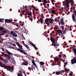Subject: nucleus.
Returning a JSON list of instances; mask_svg holds the SVG:
<instances>
[{
	"instance_id": "1",
	"label": "nucleus",
	"mask_w": 76,
	"mask_h": 76,
	"mask_svg": "<svg viewBox=\"0 0 76 76\" xmlns=\"http://www.w3.org/2000/svg\"><path fill=\"white\" fill-rule=\"evenodd\" d=\"M0 66L1 67H4V69H7V70H9L10 72H11V71L13 70V69L12 67L9 65H5V64L1 63V62H0Z\"/></svg>"
},
{
	"instance_id": "2",
	"label": "nucleus",
	"mask_w": 76,
	"mask_h": 76,
	"mask_svg": "<svg viewBox=\"0 0 76 76\" xmlns=\"http://www.w3.org/2000/svg\"><path fill=\"white\" fill-rule=\"evenodd\" d=\"M70 2H71V5H73L74 4V1L73 0H65V1L63 2V3H64L65 4V6L69 8Z\"/></svg>"
},
{
	"instance_id": "3",
	"label": "nucleus",
	"mask_w": 76,
	"mask_h": 76,
	"mask_svg": "<svg viewBox=\"0 0 76 76\" xmlns=\"http://www.w3.org/2000/svg\"><path fill=\"white\" fill-rule=\"evenodd\" d=\"M50 40H51V41L52 43H53V45H52L53 46H54L55 47H58L59 45L57 43H56V41H55V40H54V38H53L52 37H50Z\"/></svg>"
},
{
	"instance_id": "4",
	"label": "nucleus",
	"mask_w": 76,
	"mask_h": 76,
	"mask_svg": "<svg viewBox=\"0 0 76 76\" xmlns=\"http://www.w3.org/2000/svg\"><path fill=\"white\" fill-rule=\"evenodd\" d=\"M6 53L8 54L7 56V58L8 60H9L10 58V56H12L13 55V53H11V52L9 51L7 49V50L6 51Z\"/></svg>"
},
{
	"instance_id": "5",
	"label": "nucleus",
	"mask_w": 76,
	"mask_h": 76,
	"mask_svg": "<svg viewBox=\"0 0 76 76\" xmlns=\"http://www.w3.org/2000/svg\"><path fill=\"white\" fill-rule=\"evenodd\" d=\"M18 47L19 48H18V51H20L21 53H23L24 54H25V52L23 50H22V48L20 47V46H18Z\"/></svg>"
},
{
	"instance_id": "6",
	"label": "nucleus",
	"mask_w": 76,
	"mask_h": 76,
	"mask_svg": "<svg viewBox=\"0 0 76 76\" xmlns=\"http://www.w3.org/2000/svg\"><path fill=\"white\" fill-rule=\"evenodd\" d=\"M10 34L11 35H12L13 37H15V38H16L18 37V34H16L15 32H13V31H12L10 32Z\"/></svg>"
},
{
	"instance_id": "7",
	"label": "nucleus",
	"mask_w": 76,
	"mask_h": 76,
	"mask_svg": "<svg viewBox=\"0 0 76 76\" xmlns=\"http://www.w3.org/2000/svg\"><path fill=\"white\" fill-rule=\"evenodd\" d=\"M29 43L30 44H31V45L33 47H34L35 50H37V49H38V48L36 47V46H35V45L34 44V43L32 42H31V41Z\"/></svg>"
},
{
	"instance_id": "8",
	"label": "nucleus",
	"mask_w": 76,
	"mask_h": 76,
	"mask_svg": "<svg viewBox=\"0 0 76 76\" xmlns=\"http://www.w3.org/2000/svg\"><path fill=\"white\" fill-rule=\"evenodd\" d=\"M71 63L72 64H74L75 63H76V58L72 59L71 60Z\"/></svg>"
},
{
	"instance_id": "9",
	"label": "nucleus",
	"mask_w": 76,
	"mask_h": 76,
	"mask_svg": "<svg viewBox=\"0 0 76 76\" xmlns=\"http://www.w3.org/2000/svg\"><path fill=\"white\" fill-rule=\"evenodd\" d=\"M49 20L48 18H46L45 19V23L46 24H47L48 25H50V23H49Z\"/></svg>"
},
{
	"instance_id": "10",
	"label": "nucleus",
	"mask_w": 76,
	"mask_h": 76,
	"mask_svg": "<svg viewBox=\"0 0 76 76\" xmlns=\"http://www.w3.org/2000/svg\"><path fill=\"white\" fill-rule=\"evenodd\" d=\"M72 20H73V21H74V22H76V19L75 18H76V17L75 16V14L72 15Z\"/></svg>"
},
{
	"instance_id": "11",
	"label": "nucleus",
	"mask_w": 76,
	"mask_h": 76,
	"mask_svg": "<svg viewBox=\"0 0 76 76\" xmlns=\"http://www.w3.org/2000/svg\"><path fill=\"white\" fill-rule=\"evenodd\" d=\"M58 35H61L62 37V35H63V34L61 30L60 29H58Z\"/></svg>"
},
{
	"instance_id": "12",
	"label": "nucleus",
	"mask_w": 76,
	"mask_h": 76,
	"mask_svg": "<svg viewBox=\"0 0 76 76\" xmlns=\"http://www.w3.org/2000/svg\"><path fill=\"white\" fill-rule=\"evenodd\" d=\"M33 7V6H32L30 5L28 7V10H29V12H30L32 10V8Z\"/></svg>"
},
{
	"instance_id": "13",
	"label": "nucleus",
	"mask_w": 76,
	"mask_h": 76,
	"mask_svg": "<svg viewBox=\"0 0 76 76\" xmlns=\"http://www.w3.org/2000/svg\"><path fill=\"white\" fill-rule=\"evenodd\" d=\"M53 58H54V60L55 61H56L58 62L59 60L60 61H61V59H59V58H57L56 57H53Z\"/></svg>"
},
{
	"instance_id": "14",
	"label": "nucleus",
	"mask_w": 76,
	"mask_h": 76,
	"mask_svg": "<svg viewBox=\"0 0 76 76\" xmlns=\"http://www.w3.org/2000/svg\"><path fill=\"white\" fill-rule=\"evenodd\" d=\"M31 62H32V63L33 64V65L34 66H35V67H36V68H37V67H38V66H37V65L35 63V62H34V61L32 60L31 61Z\"/></svg>"
},
{
	"instance_id": "15",
	"label": "nucleus",
	"mask_w": 76,
	"mask_h": 76,
	"mask_svg": "<svg viewBox=\"0 0 76 76\" xmlns=\"http://www.w3.org/2000/svg\"><path fill=\"white\" fill-rule=\"evenodd\" d=\"M5 21L6 22H9V23H12V21L10 19H5Z\"/></svg>"
},
{
	"instance_id": "16",
	"label": "nucleus",
	"mask_w": 76,
	"mask_h": 76,
	"mask_svg": "<svg viewBox=\"0 0 76 76\" xmlns=\"http://www.w3.org/2000/svg\"><path fill=\"white\" fill-rule=\"evenodd\" d=\"M54 21V20L53 18H51L50 19L49 22L50 23H53Z\"/></svg>"
},
{
	"instance_id": "17",
	"label": "nucleus",
	"mask_w": 76,
	"mask_h": 76,
	"mask_svg": "<svg viewBox=\"0 0 76 76\" xmlns=\"http://www.w3.org/2000/svg\"><path fill=\"white\" fill-rule=\"evenodd\" d=\"M56 10H53L51 11V14H53V15H54V14H56Z\"/></svg>"
},
{
	"instance_id": "18",
	"label": "nucleus",
	"mask_w": 76,
	"mask_h": 76,
	"mask_svg": "<svg viewBox=\"0 0 76 76\" xmlns=\"http://www.w3.org/2000/svg\"><path fill=\"white\" fill-rule=\"evenodd\" d=\"M2 32L4 33V34H7L8 33H9V32H10V31H9V30H5L4 31H2Z\"/></svg>"
},
{
	"instance_id": "19",
	"label": "nucleus",
	"mask_w": 76,
	"mask_h": 76,
	"mask_svg": "<svg viewBox=\"0 0 76 76\" xmlns=\"http://www.w3.org/2000/svg\"><path fill=\"white\" fill-rule=\"evenodd\" d=\"M23 45H24V47H25L26 48H27V49H29V47L28 45L26 44H25V43H24V44H23Z\"/></svg>"
},
{
	"instance_id": "20",
	"label": "nucleus",
	"mask_w": 76,
	"mask_h": 76,
	"mask_svg": "<svg viewBox=\"0 0 76 76\" xmlns=\"http://www.w3.org/2000/svg\"><path fill=\"white\" fill-rule=\"evenodd\" d=\"M73 51L74 52V55L75 56H76V48H75L73 50Z\"/></svg>"
},
{
	"instance_id": "21",
	"label": "nucleus",
	"mask_w": 76,
	"mask_h": 76,
	"mask_svg": "<svg viewBox=\"0 0 76 76\" xmlns=\"http://www.w3.org/2000/svg\"><path fill=\"white\" fill-rule=\"evenodd\" d=\"M3 61H4V63H5L7 64L8 63H9V61L7 59H4Z\"/></svg>"
},
{
	"instance_id": "22",
	"label": "nucleus",
	"mask_w": 76,
	"mask_h": 76,
	"mask_svg": "<svg viewBox=\"0 0 76 76\" xmlns=\"http://www.w3.org/2000/svg\"><path fill=\"white\" fill-rule=\"evenodd\" d=\"M21 65H23V66H28V64L26 63L23 62L22 64H21Z\"/></svg>"
},
{
	"instance_id": "23",
	"label": "nucleus",
	"mask_w": 76,
	"mask_h": 76,
	"mask_svg": "<svg viewBox=\"0 0 76 76\" xmlns=\"http://www.w3.org/2000/svg\"><path fill=\"white\" fill-rule=\"evenodd\" d=\"M55 74L56 75H58L61 74V72H59L58 71H56L55 72Z\"/></svg>"
},
{
	"instance_id": "24",
	"label": "nucleus",
	"mask_w": 76,
	"mask_h": 76,
	"mask_svg": "<svg viewBox=\"0 0 76 76\" xmlns=\"http://www.w3.org/2000/svg\"><path fill=\"white\" fill-rule=\"evenodd\" d=\"M33 68H34V67H33V66H32L31 68V67H29L28 68V70H29L30 72H31V70L33 71Z\"/></svg>"
},
{
	"instance_id": "25",
	"label": "nucleus",
	"mask_w": 76,
	"mask_h": 76,
	"mask_svg": "<svg viewBox=\"0 0 76 76\" xmlns=\"http://www.w3.org/2000/svg\"><path fill=\"white\" fill-rule=\"evenodd\" d=\"M27 15H28L29 16H30L31 17H32V13L31 12H27Z\"/></svg>"
},
{
	"instance_id": "26",
	"label": "nucleus",
	"mask_w": 76,
	"mask_h": 76,
	"mask_svg": "<svg viewBox=\"0 0 76 76\" xmlns=\"http://www.w3.org/2000/svg\"><path fill=\"white\" fill-rule=\"evenodd\" d=\"M66 34V30H64L63 31V32L62 35V37L63 36V35L64 34Z\"/></svg>"
},
{
	"instance_id": "27",
	"label": "nucleus",
	"mask_w": 76,
	"mask_h": 76,
	"mask_svg": "<svg viewBox=\"0 0 76 76\" xmlns=\"http://www.w3.org/2000/svg\"><path fill=\"white\" fill-rule=\"evenodd\" d=\"M33 8L35 10H36V11H38V9L36 8V7H35V6H34L33 7Z\"/></svg>"
},
{
	"instance_id": "28",
	"label": "nucleus",
	"mask_w": 76,
	"mask_h": 76,
	"mask_svg": "<svg viewBox=\"0 0 76 76\" xmlns=\"http://www.w3.org/2000/svg\"><path fill=\"white\" fill-rule=\"evenodd\" d=\"M40 23H42L43 22V19H42V18H40Z\"/></svg>"
},
{
	"instance_id": "29",
	"label": "nucleus",
	"mask_w": 76,
	"mask_h": 76,
	"mask_svg": "<svg viewBox=\"0 0 76 76\" xmlns=\"http://www.w3.org/2000/svg\"><path fill=\"white\" fill-rule=\"evenodd\" d=\"M14 25H16L17 27H19V25L18 24V23H15L14 24Z\"/></svg>"
},
{
	"instance_id": "30",
	"label": "nucleus",
	"mask_w": 76,
	"mask_h": 76,
	"mask_svg": "<svg viewBox=\"0 0 76 76\" xmlns=\"http://www.w3.org/2000/svg\"><path fill=\"white\" fill-rule=\"evenodd\" d=\"M11 48V49H13L14 50H15V47H12L11 46L9 48Z\"/></svg>"
},
{
	"instance_id": "31",
	"label": "nucleus",
	"mask_w": 76,
	"mask_h": 76,
	"mask_svg": "<svg viewBox=\"0 0 76 76\" xmlns=\"http://www.w3.org/2000/svg\"><path fill=\"white\" fill-rule=\"evenodd\" d=\"M0 60H1V61H4V58H3V57H0Z\"/></svg>"
},
{
	"instance_id": "32",
	"label": "nucleus",
	"mask_w": 76,
	"mask_h": 76,
	"mask_svg": "<svg viewBox=\"0 0 76 76\" xmlns=\"http://www.w3.org/2000/svg\"><path fill=\"white\" fill-rule=\"evenodd\" d=\"M3 29H4V28H3V27H0V31H3Z\"/></svg>"
},
{
	"instance_id": "33",
	"label": "nucleus",
	"mask_w": 76,
	"mask_h": 76,
	"mask_svg": "<svg viewBox=\"0 0 76 76\" xmlns=\"http://www.w3.org/2000/svg\"><path fill=\"white\" fill-rule=\"evenodd\" d=\"M44 62H40V66H41L42 65H44Z\"/></svg>"
},
{
	"instance_id": "34",
	"label": "nucleus",
	"mask_w": 76,
	"mask_h": 76,
	"mask_svg": "<svg viewBox=\"0 0 76 76\" xmlns=\"http://www.w3.org/2000/svg\"><path fill=\"white\" fill-rule=\"evenodd\" d=\"M42 2H44V3H45V4L47 3V1L45 0H43L42 1Z\"/></svg>"
},
{
	"instance_id": "35",
	"label": "nucleus",
	"mask_w": 76,
	"mask_h": 76,
	"mask_svg": "<svg viewBox=\"0 0 76 76\" xmlns=\"http://www.w3.org/2000/svg\"><path fill=\"white\" fill-rule=\"evenodd\" d=\"M18 76H23L21 74L19 73H18V75H17Z\"/></svg>"
},
{
	"instance_id": "36",
	"label": "nucleus",
	"mask_w": 76,
	"mask_h": 76,
	"mask_svg": "<svg viewBox=\"0 0 76 76\" xmlns=\"http://www.w3.org/2000/svg\"><path fill=\"white\" fill-rule=\"evenodd\" d=\"M56 22H59V18H57L56 19Z\"/></svg>"
},
{
	"instance_id": "37",
	"label": "nucleus",
	"mask_w": 76,
	"mask_h": 76,
	"mask_svg": "<svg viewBox=\"0 0 76 76\" xmlns=\"http://www.w3.org/2000/svg\"><path fill=\"white\" fill-rule=\"evenodd\" d=\"M64 71H65L66 72L67 71L69 72V69H66V68H65Z\"/></svg>"
},
{
	"instance_id": "38",
	"label": "nucleus",
	"mask_w": 76,
	"mask_h": 76,
	"mask_svg": "<svg viewBox=\"0 0 76 76\" xmlns=\"http://www.w3.org/2000/svg\"><path fill=\"white\" fill-rule=\"evenodd\" d=\"M16 45H17L18 46H20V44L19 43V42H17L16 43Z\"/></svg>"
},
{
	"instance_id": "39",
	"label": "nucleus",
	"mask_w": 76,
	"mask_h": 76,
	"mask_svg": "<svg viewBox=\"0 0 76 76\" xmlns=\"http://www.w3.org/2000/svg\"><path fill=\"white\" fill-rule=\"evenodd\" d=\"M4 20V18H0V22H1Z\"/></svg>"
},
{
	"instance_id": "40",
	"label": "nucleus",
	"mask_w": 76,
	"mask_h": 76,
	"mask_svg": "<svg viewBox=\"0 0 76 76\" xmlns=\"http://www.w3.org/2000/svg\"><path fill=\"white\" fill-rule=\"evenodd\" d=\"M12 37V38H13L14 40H15V41H18V40H17V39L16 38L13 37Z\"/></svg>"
},
{
	"instance_id": "41",
	"label": "nucleus",
	"mask_w": 76,
	"mask_h": 76,
	"mask_svg": "<svg viewBox=\"0 0 76 76\" xmlns=\"http://www.w3.org/2000/svg\"><path fill=\"white\" fill-rule=\"evenodd\" d=\"M22 60L23 61H25V62H26L27 61L26 60L24 59H22Z\"/></svg>"
},
{
	"instance_id": "42",
	"label": "nucleus",
	"mask_w": 76,
	"mask_h": 76,
	"mask_svg": "<svg viewBox=\"0 0 76 76\" xmlns=\"http://www.w3.org/2000/svg\"><path fill=\"white\" fill-rule=\"evenodd\" d=\"M63 28H64V26H61V29H62V30H63Z\"/></svg>"
},
{
	"instance_id": "43",
	"label": "nucleus",
	"mask_w": 76,
	"mask_h": 76,
	"mask_svg": "<svg viewBox=\"0 0 76 76\" xmlns=\"http://www.w3.org/2000/svg\"><path fill=\"white\" fill-rule=\"evenodd\" d=\"M25 12V10H23L22 11V13L23 15V13Z\"/></svg>"
},
{
	"instance_id": "44",
	"label": "nucleus",
	"mask_w": 76,
	"mask_h": 76,
	"mask_svg": "<svg viewBox=\"0 0 76 76\" xmlns=\"http://www.w3.org/2000/svg\"><path fill=\"white\" fill-rule=\"evenodd\" d=\"M3 35H4V33H2L1 34H0V37H1V36Z\"/></svg>"
},
{
	"instance_id": "45",
	"label": "nucleus",
	"mask_w": 76,
	"mask_h": 76,
	"mask_svg": "<svg viewBox=\"0 0 76 76\" xmlns=\"http://www.w3.org/2000/svg\"><path fill=\"white\" fill-rule=\"evenodd\" d=\"M61 22V24H62L63 25L64 24V23L63 21H62Z\"/></svg>"
},
{
	"instance_id": "46",
	"label": "nucleus",
	"mask_w": 76,
	"mask_h": 76,
	"mask_svg": "<svg viewBox=\"0 0 76 76\" xmlns=\"http://www.w3.org/2000/svg\"><path fill=\"white\" fill-rule=\"evenodd\" d=\"M63 22V18H62L61 19V22Z\"/></svg>"
},
{
	"instance_id": "47",
	"label": "nucleus",
	"mask_w": 76,
	"mask_h": 76,
	"mask_svg": "<svg viewBox=\"0 0 76 76\" xmlns=\"http://www.w3.org/2000/svg\"><path fill=\"white\" fill-rule=\"evenodd\" d=\"M4 56H5V57H7V55H8L6 54H4Z\"/></svg>"
},
{
	"instance_id": "48",
	"label": "nucleus",
	"mask_w": 76,
	"mask_h": 76,
	"mask_svg": "<svg viewBox=\"0 0 76 76\" xmlns=\"http://www.w3.org/2000/svg\"><path fill=\"white\" fill-rule=\"evenodd\" d=\"M61 56H62L61 55V54L59 55V57L60 58H61Z\"/></svg>"
},
{
	"instance_id": "49",
	"label": "nucleus",
	"mask_w": 76,
	"mask_h": 76,
	"mask_svg": "<svg viewBox=\"0 0 76 76\" xmlns=\"http://www.w3.org/2000/svg\"><path fill=\"white\" fill-rule=\"evenodd\" d=\"M23 73L25 75L24 76H26V72H25V71H24Z\"/></svg>"
},
{
	"instance_id": "50",
	"label": "nucleus",
	"mask_w": 76,
	"mask_h": 76,
	"mask_svg": "<svg viewBox=\"0 0 76 76\" xmlns=\"http://www.w3.org/2000/svg\"><path fill=\"white\" fill-rule=\"evenodd\" d=\"M9 43L10 45H12V42H9Z\"/></svg>"
},
{
	"instance_id": "51",
	"label": "nucleus",
	"mask_w": 76,
	"mask_h": 76,
	"mask_svg": "<svg viewBox=\"0 0 76 76\" xmlns=\"http://www.w3.org/2000/svg\"><path fill=\"white\" fill-rule=\"evenodd\" d=\"M38 2H41L42 1V0H37Z\"/></svg>"
},
{
	"instance_id": "52",
	"label": "nucleus",
	"mask_w": 76,
	"mask_h": 76,
	"mask_svg": "<svg viewBox=\"0 0 76 76\" xmlns=\"http://www.w3.org/2000/svg\"><path fill=\"white\" fill-rule=\"evenodd\" d=\"M70 76H73V74H72V73H70Z\"/></svg>"
},
{
	"instance_id": "53",
	"label": "nucleus",
	"mask_w": 76,
	"mask_h": 76,
	"mask_svg": "<svg viewBox=\"0 0 76 76\" xmlns=\"http://www.w3.org/2000/svg\"><path fill=\"white\" fill-rule=\"evenodd\" d=\"M25 8L26 9V11H28V9H26V7H25Z\"/></svg>"
},
{
	"instance_id": "54",
	"label": "nucleus",
	"mask_w": 76,
	"mask_h": 76,
	"mask_svg": "<svg viewBox=\"0 0 76 76\" xmlns=\"http://www.w3.org/2000/svg\"><path fill=\"white\" fill-rule=\"evenodd\" d=\"M64 70H61V73H64Z\"/></svg>"
},
{
	"instance_id": "55",
	"label": "nucleus",
	"mask_w": 76,
	"mask_h": 76,
	"mask_svg": "<svg viewBox=\"0 0 76 76\" xmlns=\"http://www.w3.org/2000/svg\"><path fill=\"white\" fill-rule=\"evenodd\" d=\"M64 64L66 66L67 65V62H64Z\"/></svg>"
},
{
	"instance_id": "56",
	"label": "nucleus",
	"mask_w": 76,
	"mask_h": 76,
	"mask_svg": "<svg viewBox=\"0 0 76 76\" xmlns=\"http://www.w3.org/2000/svg\"><path fill=\"white\" fill-rule=\"evenodd\" d=\"M43 5H44V6H45L46 5V4H45V3H43Z\"/></svg>"
},
{
	"instance_id": "57",
	"label": "nucleus",
	"mask_w": 76,
	"mask_h": 76,
	"mask_svg": "<svg viewBox=\"0 0 76 76\" xmlns=\"http://www.w3.org/2000/svg\"><path fill=\"white\" fill-rule=\"evenodd\" d=\"M43 71H45V68H44V67H43Z\"/></svg>"
},
{
	"instance_id": "58",
	"label": "nucleus",
	"mask_w": 76,
	"mask_h": 76,
	"mask_svg": "<svg viewBox=\"0 0 76 76\" xmlns=\"http://www.w3.org/2000/svg\"><path fill=\"white\" fill-rule=\"evenodd\" d=\"M51 1H52V2H53L54 1V0H51Z\"/></svg>"
},
{
	"instance_id": "59",
	"label": "nucleus",
	"mask_w": 76,
	"mask_h": 76,
	"mask_svg": "<svg viewBox=\"0 0 76 76\" xmlns=\"http://www.w3.org/2000/svg\"><path fill=\"white\" fill-rule=\"evenodd\" d=\"M1 49L2 50V51H4V48H1Z\"/></svg>"
},
{
	"instance_id": "60",
	"label": "nucleus",
	"mask_w": 76,
	"mask_h": 76,
	"mask_svg": "<svg viewBox=\"0 0 76 76\" xmlns=\"http://www.w3.org/2000/svg\"><path fill=\"white\" fill-rule=\"evenodd\" d=\"M24 6L23 5V9H24Z\"/></svg>"
},
{
	"instance_id": "61",
	"label": "nucleus",
	"mask_w": 76,
	"mask_h": 76,
	"mask_svg": "<svg viewBox=\"0 0 76 76\" xmlns=\"http://www.w3.org/2000/svg\"><path fill=\"white\" fill-rule=\"evenodd\" d=\"M19 72L20 73H22V72L21 71H19Z\"/></svg>"
},
{
	"instance_id": "62",
	"label": "nucleus",
	"mask_w": 76,
	"mask_h": 76,
	"mask_svg": "<svg viewBox=\"0 0 76 76\" xmlns=\"http://www.w3.org/2000/svg\"><path fill=\"white\" fill-rule=\"evenodd\" d=\"M61 10H63V7H61Z\"/></svg>"
},
{
	"instance_id": "63",
	"label": "nucleus",
	"mask_w": 76,
	"mask_h": 76,
	"mask_svg": "<svg viewBox=\"0 0 76 76\" xmlns=\"http://www.w3.org/2000/svg\"><path fill=\"white\" fill-rule=\"evenodd\" d=\"M37 55H38V52H37Z\"/></svg>"
},
{
	"instance_id": "64",
	"label": "nucleus",
	"mask_w": 76,
	"mask_h": 76,
	"mask_svg": "<svg viewBox=\"0 0 76 76\" xmlns=\"http://www.w3.org/2000/svg\"><path fill=\"white\" fill-rule=\"evenodd\" d=\"M72 29L71 28H69V30H70V31H72Z\"/></svg>"
}]
</instances>
